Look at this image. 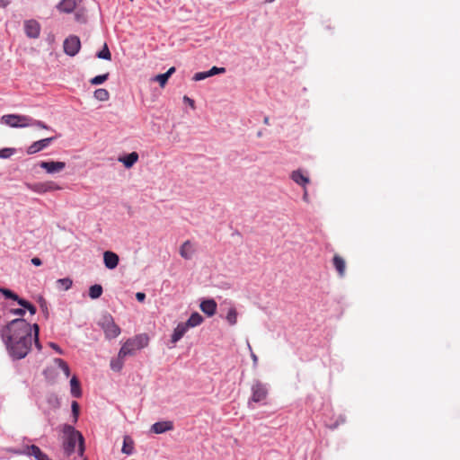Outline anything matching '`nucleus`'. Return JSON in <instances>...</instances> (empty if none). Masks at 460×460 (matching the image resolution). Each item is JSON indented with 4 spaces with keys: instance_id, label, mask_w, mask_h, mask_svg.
Instances as JSON below:
<instances>
[{
    "instance_id": "1",
    "label": "nucleus",
    "mask_w": 460,
    "mask_h": 460,
    "mask_svg": "<svg viewBox=\"0 0 460 460\" xmlns=\"http://www.w3.org/2000/svg\"><path fill=\"white\" fill-rule=\"evenodd\" d=\"M39 334V325L37 323L31 325L23 318L12 320L0 329L1 339L13 360L24 358L31 349L32 341L37 349L40 351L42 346Z\"/></svg>"
},
{
    "instance_id": "2",
    "label": "nucleus",
    "mask_w": 460,
    "mask_h": 460,
    "mask_svg": "<svg viewBox=\"0 0 460 460\" xmlns=\"http://www.w3.org/2000/svg\"><path fill=\"white\" fill-rule=\"evenodd\" d=\"M61 431L63 433L62 446L65 454L70 456L75 452L76 443H78V455L83 456L84 453V438L81 432L69 424H63Z\"/></svg>"
},
{
    "instance_id": "3",
    "label": "nucleus",
    "mask_w": 460,
    "mask_h": 460,
    "mask_svg": "<svg viewBox=\"0 0 460 460\" xmlns=\"http://www.w3.org/2000/svg\"><path fill=\"white\" fill-rule=\"evenodd\" d=\"M148 343L149 337L146 333L137 334L128 339L120 348V357L134 356L137 350L147 347Z\"/></svg>"
},
{
    "instance_id": "4",
    "label": "nucleus",
    "mask_w": 460,
    "mask_h": 460,
    "mask_svg": "<svg viewBox=\"0 0 460 460\" xmlns=\"http://www.w3.org/2000/svg\"><path fill=\"white\" fill-rule=\"evenodd\" d=\"M252 396L248 402V406L252 409L254 408V402H261L268 396V387L260 380H255L252 385Z\"/></svg>"
},
{
    "instance_id": "5",
    "label": "nucleus",
    "mask_w": 460,
    "mask_h": 460,
    "mask_svg": "<svg viewBox=\"0 0 460 460\" xmlns=\"http://www.w3.org/2000/svg\"><path fill=\"white\" fill-rule=\"evenodd\" d=\"M100 325L104 332L105 337L109 340L118 337L121 332L119 326L115 323L111 314L103 315Z\"/></svg>"
},
{
    "instance_id": "6",
    "label": "nucleus",
    "mask_w": 460,
    "mask_h": 460,
    "mask_svg": "<svg viewBox=\"0 0 460 460\" xmlns=\"http://www.w3.org/2000/svg\"><path fill=\"white\" fill-rule=\"evenodd\" d=\"M1 121L11 128H26L31 121V117L20 114H6L1 117Z\"/></svg>"
},
{
    "instance_id": "7",
    "label": "nucleus",
    "mask_w": 460,
    "mask_h": 460,
    "mask_svg": "<svg viewBox=\"0 0 460 460\" xmlns=\"http://www.w3.org/2000/svg\"><path fill=\"white\" fill-rule=\"evenodd\" d=\"M25 186L27 189L31 190V191H34L39 194H43L49 191H54L60 190L61 187L58 186L54 181H45V182H36V183H29L26 182Z\"/></svg>"
},
{
    "instance_id": "8",
    "label": "nucleus",
    "mask_w": 460,
    "mask_h": 460,
    "mask_svg": "<svg viewBox=\"0 0 460 460\" xmlns=\"http://www.w3.org/2000/svg\"><path fill=\"white\" fill-rule=\"evenodd\" d=\"M64 52L70 56H75L81 49V41L77 36L71 35L67 37L63 44Z\"/></svg>"
},
{
    "instance_id": "9",
    "label": "nucleus",
    "mask_w": 460,
    "mask_h": 460,
    "mask_svg": "<svg viewBox=\"0 0 460 460\" xmlns=\"http://www.w3.org/2000/svg\"><path fill=\"white\" fill-rule=\"evenodd\" d=\"M39 166L49 174H55L62 172L66 168V163L60 161H41Z\"/></svg>"
},
{
    "instance_id": "10",
    "label": "nucleus",
    "mask_w": 460,
    "mask_h": 460,
    "mask_svg": "<svg viewBox=\"0 0 460 460\" xmlns=\"http://www.w3.org/2000/svg\"><path fill=\"white\" fill-rule=\"evenodd\" d=\"M55 139V137H51L35 141L31 146H28L26 152L28 155H34L47 148Z\"/></svg>"
},
{
    "instance_id": "11",
    "label": "nucleus",
    "mask_w": 460,
    "mask_h": 460,
    "mask_svg": "<svg viewBox=\"0 0 460 460\" xmlns=\"http://www.w3.org/2000/svg\"><path fill=\"white\" fill-rule=\"evenodd\" d=\"M24 31L29 38L37 39L40 36V25L35 20H29L24 22Z\"/></svg>"
},
{
    "instance_id": "12",
    "label": "nucleus",
    "mask_w": 460,
    "mask_h": 460,
    "mask_svg": "<svg viewBox=\"0 0 460 460\" xmlns=\"http://www.w3.org/2000/svg\"><path fill=\"white\" fill-rule=\"evenodd\" d=\"M290 178L294 182L302 188H305L306 185L310 182L309 177L305 175L301 169L293 171L290 174Z\"/></svg>"
},
{
    "instance_id": "13",
    "label": "nucleus",
    "mask_w": 460,
    "mask_h": 460,
    "mask_svg": "<svg viewBox=\"0 0 460 460\" xmlns=\"http://www.w3.org/2000/svg\"><path fill=\"white\" fill-rule=\"evenodd\" d=\"M103 261L107 269L113 270L118 266L119 258L115 252L107 251L103 253Z\"/></svg>"
},
{
    "instance_id": "14",
    "label": "nucleus",
    "mask_w": 460,
    "mask_h": 460,
    "mask_svg": "<svg viewBox=\"0 0 460 460\" xmlns=\"http://www.w3.org/2000/svg\"><path fill=\"white\" fill-rule=\"evenodd\" d=\"M200 310L208 316H213L217 312V305L214 299H205L200 303Z\"/></svg>"
},
{
    "instance_id": "15",
    "label": "nucleus",
    "mask_w": 460,
    "mask_h": 460,
    "mask_svg": "<svg viewBox=\"0 0 460 460\" xmlns=\"http://www.w3.org/2000/svg\"><path fill=\"white\" fill-rule=\"evenodd\" d=\"M173 429V423L170 420L158 421L152 425L151 431L155 434H162Z\"/></svg>"
},
{
    "instance_id": "16",
    "label": "nucleus",
    "mask_w": 460,
    "mask_h": 460,
    "mask_svg": "<svg viewBox=\"0 0 460 460\" xmlns=\"http://www.w3.org/2000/svg\"><path fill=\"white\" fill-rule=\"evenodd\" d=\"M81 0H62L57 5L58 11L66 13H72L77 6Z\"/></svg>"
},
{
    "instance_id": "17",
    "label": "nucleus",
    "mask_w": 460,
    "mask_h": 460,
    "mask_svg": "<svg viewBox=\"0 0 460 460\" xmlns=\"http://www.w3.org/2000/svg\"><path fill=\"white\" fill-rule=\"evenodd\" d=\"M26 453L28 456H34L37 460H52L36 445L28 446L26 448Z\"/></svg>"
},
{
    "instance_id": "18",
    "label": "nucleus",
    "mask_w": 460,
    "mask_h": 460,
    "mask_svg": "<svg viewBox=\"0 0 460 460\" xmlns=\"http://www.w3.org/2000/svg\"><path fill=\"white\" fill-rule=\"evenodd\" d=\"M189 328L186 326L184 323H180L173 330V332L171 337V342L172 344L177 343L188 332Z\"/></svg>"
},
{
    "instance_id": "19",
    "label": "nucleus",
    "mask_w": 460,
    "mask_h": 460,
    "mask_svg": "<svg viewBox=\"0 0 460 460\" xmlns=\"http://www.w3.org/2000/svg\"><path fill=\"white\" fill-rule=\"evenodd\" d=\"M332 264L341 278L345 276L346 272V261L339 254H335L332 258Z\"/></svg>"
},
{
    "instance_id": "20",
    "label": "nucleus",
    "mask_w": 460,
    "mask_h": 460,
    "mask_svg": "<svg viewBox=\"0 0 460 460\" xmlns=\"http://www.w3.org/2000/svg\"><path fill=\"white\" fill-rule=\"evenodd\" d=\"M138 154L132 152L119 158V162L122 163L126 168H131L138 160Z\"/></svg>"
},
{
    "instance_id": "21",
    "label": "nucleus",
    "mask_w": 460,
    "mask_h": 460,
    "mask_svg": "<svg viewBox=\"0 0 460 460\" xmlns=\"http://www.w3.org/2000/svg\"><path fill=\"white\" fill-rule=\"evenodd\" d=\"M203 320L204 319H203L202 315H200L199 313L195 312L190 314L189 319L186 322H184V323L190 329V328H193V327L200 325L202 323Z\"/></svg>"
},
{
    "instance_id": "22",
    "label": "nucleus",
    "mask_w": 460,
    "mask_h": 460,
    "mask_svg": "<svg viewBox=\"0 0 460 460\" xmlns=\"http://www.w3.org/2000/svg\"><path fill=\"white\" fill-rule=\"evenodd\" d=\"M193 252L192 244L190 241L184 242L180 248L181 256L186 260L191 259Z\"/></svg>"
},
{
    "instance_id": "23",
    "label": "nucleus",
    "mask_w": 460,
    "mask_h": 460,
    "mask_svg": "<svg viewBox=\"0 0 460 460\" xmlns=\"http://www.w3.org/2000/svg\"><path fill=\"white\" fill-rule=\"evenodd\" d=\"M70 392L71 395L75 398H80L82 396V391L79 380L76 376H73L70 380Z\"/></svg>"
},
{
    "instance_id": "24",
    "label": "nucleus",
    "mask_w": 460,
    "mask_h": 460,
    "mask_svg": "<svg viewBox=\"0 0 460 460\" xmlns=\"http://www.w3.org/2000/svg\"><path fill=\"white\" fill-rule=\"evenodd\" d=\"M45 400L49 410H56L60 406L59 398L54 393L48 394Z\"/></svg>"
},
{
    "instance_id": "25",
    "label": "nucleus",
    "mask_w": 460,
    "mask_h": 460,
    "mask_svg": "<svg viewBox=\"0 0 460 460\" xmlns=\"http://www.w3.org/2000/svg\"><path fill=\"white\" fill-rule=\"evenodd\" d=\"M174 72H175V67H174V66H172L171 68H169V69L167 70V72H166V73L157 75L154 78V80H155V81H156V82H158L161 87H164V86L166 84V83H167L168 79L170 78V76H171Z\"/></svg>"
},
{
    "instance_id": "26",
    "label": "nucleus",
    "mask_w": 460,
    "mask_h": 460,
    "mask_svg": "<svg viewBox=\"0 0 460 460\" xmlns=\"http://www.w3.org/2000/svg\"><path fill=\"white\" fill-rule=\"evenodd\" d=\"M123 454L130 456L134 452V441L129 436H125L123 438V446L121 448Z\"/></svg>"
},
{
    "instance_id": "27",
    "label": "nucleus",
    "mask_w": 460,
    "mask_h": 460,
    "mask_svg": "<svg viewBox=\"0 0 460 460\" xmlns=\"http://www.w3.org/2000/svg\"><path fill=\"white\" fill-rule=\"evenodd\" d=\"M127 356L120 357V350L119 351L118 357L115 358H111V368L115 372H119L124 366V358Z\"/></svg>"
},
{
    "instance_id": "28",
    "label": "nucleus",
    "mask_w": 460,
    "mask_h": 460,
    "mask_svg": "<svg viewBox=\"0 0 460 460\" xmlns=\"http://www.w3.org/2000/svg\"><path fill=\"white\" fill-rule=\"evenodd\" d=\"M102 287L99 284H94L89 288V296L92 299H97L102 295Z\"/></svg>"
},
{
    "instance_id": "29",
    "label": "nucleus",
    "mask_w": 460,
    "mask_h": 460,
    "mask_svg": "<svg viewBox=\"0 0 460 460\" xmlns=\"http://www.w3.org/2000/svg\"><path fill=\"white\" fill-rule=\"evenodd\" d=\"M94 98L100 102H105L108 101L110 98L109 92L104 88H99L94 91Z\"/></svg>"
},
{
    "instance_id": "30",
    "label": "nucleus",
    "mask_w": 460,
    "mask_h": 460,
    "mask_svg": "<svg viewBox=\"0 0 460 460\" xmlns=\"http://www.w3.org/2000/svg\"><path fill=\"white\" fill-rule=\"evenodd\" d=\"M0 293L7 299H12L13 301H16L18 303L19 300H22L17 294L13 292L12 290L5 288H0Z\"/></svg>"
},
{
    "instance_id": "31",
    "label": "nucleus",
    "mask_w": 460,
    "mask_h": 460,
    "mask_svg": "<svg viewBox=\"0 0 460 460\" xmlns=\"http://www.w3.org/2000/svg\"><path fill=\"white\" fill-rule=\"evenodd\" d=\"M73 285V280L70 278L59 279L57 280V286L59 289L68 290Z\"/></svg>"
},
{
    "instance_id": "32",
    "label": "nucleus",
    "mask_w": 460,
    "mask_h": 460,
    "mask_svg": "<svg viewBox=\"0 0 460 460\" xmlns=\"http://www.w3.org/2000/svg\"><path fill=\"white\" fill-rule=\"evenodd\" d=\"M54 363L64 372L66 378L70 376V368L65 360L62 358H55Z\"/></svg>"
},
{
    "instance_id": "33",
    "label": "nucleus",
    "mask_w": 460,
    "mask_h": 460,
    "mask_svg": "<svg viewBox=\"0 0 460 460\" xmlns=\"http://www.w3.org/2000/svg\"><path fill=\"white\" fill-rule=\"evenodd\" d=\"M226 319V321L228 322V323L230 325H235L236 324V323H237V311H236V309L234 307H230L229 308Z\"/></svg>"
},
{
    "instance_id": "34",
    "label": "nucleus",
    "mask_w": 460,
    "mask_h": 460,
    "mask_svg": "<svg viewBox=\"0 0 460 460\" xmlns=\"http://www.w3.org/2000/svg\"><path fill=\"white\" fill-rule=\"evenodd\" d=\"M43 375L49 383L53 384L56 380L57 372L55 367H49L43 371Z\"/></svg>"
},
{
    "instance_id": "35",
    "label": "nucleus",
    "mask_w": 460,
    "mask_h": 460,
    "mask_svg": "<svg viewBox=\"0 0 460 460\" xmlns=\"http://www.w3.org/2000/svg\"><path fill=\"white\" fill-rule=\"evenodd\" d=\"M96 57L98 58L105 59V60L111 59V51H110L107 44H104L103 49L96 54Z\"/></svg>"
},
{
    "instance_id": "36",
    "label": "nucleus",
    "mask_w": 460,
    "mask_h": 460,
    "mask_svg": "<svg viewBox=\"0 0 460 460\" xmlns=\"http://www.w3.org/2000/svg\"><path fill=\"white\" fill-rule=\"evenodd\" d=\"M108 78H109V73H106V74L99 75L93 77L90 80V83L92 84L98 85V84H103L105 81L108 80Z\"/></svg>"
},
{
    "instance_id": "37",
    "label": "nucleus",
    "mask_w": 460,
    "mask_h": 460,
    "mask_svg": "<svg viewBox=\"0 0 460 460\" xmlns=\"http://www.w3.org/2000/svg\"><path fill=\"white\" fill-rule=\"evenodd\" d=\"M18 304L22 306L23 308L27 309L31 314H36V307L31 304L30 302H28L27 300L25 299H22V300H19L18 301Z\"/></svg>"
},
{
    "instance_id": "38",
    "label": "nucleus",
    "mask_w": 460,
    "mask_h": 460,
    "mask_svg": "<svg viewBox=\"0 0 460 460\" xmlns=\"http://www.w3.org/2000/svg\"><path fill=\"white\" fill-rule=\"evenodd\" d=\"M31 126H36V127L43 128V129L53 130L50 127H49L43 121L34 119L33 118L31 117V121L29 122L28 127H31Z\"/></svg>"
},
{
    "instance_id": "39",
    "label": "nucleus",
    "mask_w": 460,
    "mask_h": 460,
    "mask_svg": "<svg viewBox=\"0 0 460 460\" xmlns=\"http://www.w3.org/2000/svg\"><path fill=\"white\" fill-rule=\"evenodd\" d=\"M15 153L14 148H3L0 150V158L5 159L11 157Z\"/></svg>"
},
{
    "instance_id": "40",
    "label": "nucleus",
    "mask_w": 460,
    "mask_h": 460,
    "mask_svg": "<svg viewBox=\"0 0 460 460\" xmlns=\"http://www.w3.org/2000/svg\"><path fill=\"white\" fill-rule=\"evenodd\" d=\"M226 72V68L225 67H217V66H213L212 68H210L208 71V76H213V75H218V74H223Z\"/></svg>"
},
{
    "instance_id": "41",
    "label": "nucleus",
    "mask_w": 460,
    "mask_h": 460,
    "mask_svg": "<svg viewBox=\"0 0 460 460\" xmlns=\"http://www.w3.org/2000/svg\"><path fill=\"white\" fill-rule=\"evenodd\" d=\"M209 77L208 76V71H204V72H198L196 73L194 75H193V78L192 80L193 81H201V80H204L206 78Z\"/></svg>"
},
{
    "instance_id": "42",
    "label": "nucleus",
    "mask_w": 460,
    "mask_h": 460,
    "mask_svg": "<svg viewBox=\"0 0 460 460\" xmlns=\"http://www.w3.org/2000/svg\"><path fill=\"white\" fill-rule=\"evenodd\" d=\"M71 408H72L73 416L75 418V421H76L77 418H78V414H79V404H78V402H75V401H73L72 404H71Z\"/></svg>"
},
{
    "instance_id": "43",
    "label": "nucleus",
    "mask_w": 460,
    "mask_h": 460,
    "mask_svg": "<svg viewBox=\"0 0 460 460\" xmlns=\"http://www.w3.org/2000/svg\"><path fill=\"white\" fill-rule=\"evenodd\" d=\"M11 314L14 315L23 316L25 314V308L11 309Z\"/></svg>"
},
{
    "instance_id": "44",
    "label": "nucleus",
    "mask_w": 460,
    "mask_h": 460,
    "mask_svg": "<svg viewBox=\"0 0 460 460\" xmlns=\"http://www.w3.org/2000/svg\"><path fill=\"white\" fill-rule=\"evenodd\" d=\"M136 298H137V300L138 302L143 303V302L145 301V299H146V294H145V293H143V292H137V293L136 294Z\"/></svg>"
},
{
    "instance_id": "45",
    "label": "nucleus",
    "mask_w": 460,
    "mask_h": 460,
    "mask_svg": "<svg viewBox=\"0 0 460 460\" xmlns=\"http://www.w3.org/2000/svg\"><path fill=\"white\" fill-rule=\"evenodd\" d=\"M49 346H50L53 349H55L58 353H59V354H63V350L60 349V347H59L58 344H56V343H54V342H50V343H49Z\"/></svg>"
},
{
    "instance_id": "46",
    "label": "nucleus",
    "mask_w": 460,
    "mask_h": 460,
    "mask_svg": "<svg viewBox=\"0 0 460 460\" xmlns=\"http://www.w3.org/2000/svg\"><path fill=\"white\" fill-rule=\"evenodd\" d=\"M183 101L184 102L188 103L190 106H191L192 108H194V101L192 99H190V97L188 96H184L183 97Z\"/></svg>"
},
{
    "instance_id": "47",
    "label": "nucleus",
    "mask_w": 460,
    "mask_h": 460,
    "mask_svg": "<svg viewBox=\"0 0 460 460\" xmlns=\"http://www.w3.org/2000/svg\"><path fill=\"white\" fill-rule=\"evenodd\" d=\"M31 263L35 266H40L42 264V261L40 258L34 257L31 259Z\"/></svg>"
},
{
    "instance_id": "48",
    "label": "nucleus",
    "mask_w": 460,
    "mask_h": 460,
    "mask_svg": "<svg viewBox=\"0 0 460 460\" xmlns=\"http://www.w3.org/2000/svg\"><path fill=\"white\" fill-rule=\"evenodd\" d=\"M303 190H304L303 200L305 201V202H309L308 191H307L306 187L303 188Z\"/></svg>"
},
{
    "instance_id": "49",
    "label": "nucleus",
    "mask_w": 460,
    "mask_h": 460,
    "mask_svg": "<svg viewBox=\"0 0 460 460\" xmlns=\"http://www.w3.org/2000/svg\"><path fill=\"white\" fill-rule=\"evenodd\" d=\"M75 19L78 21V22H84V18L83 17V14L79 13H75Z\"/></svg>"
},
{
    "instance_id": "50",
    "label": "nucleus",
    "mask_w": 460,
    "mask_h": 460,
    "mask_svg": "<svg viewBox=\"0 0 460 460\" xmlns=\"http://www.w3.org/2000/svg\"><path fill=\"white\" fill-rule=\"evenodd\" d=\"M251 357L253 361V364L256 365L258 362V357L252 351L251 352Z\"/></svg>"
},
{
    "instance_id": "51",
    "label": "nucleus",
    "mask_w": 460,
    "mask_h": 460,
    "mask_svg": "<svg viewBox=\"0 0 460 460\" xmlns=\"http://www.w3.org/2000/svg\"><path fill=\"white\" fill-rule=\"evenodd\" d=\"M263 122H264V124L269 125V124H270V119H269V118H268V117H265V118H264Z\"/></svg>"
},
{
    "instance_id": "52",
    "label": "nucleus",
    "mask_w": 460,
    "mask_h": 460,
    "mask_svg": "<svg viewBox=\"0 0 460 460\" xmlns=\"http://www.w3.org/2000/svg\"><path fill=\"white\" fill-rule=\"evenodd\" d=\"M275 0H265V4H271L273 3Z\"/></svg>"
},
{
    "instance_id": "53",
    "label": "nucleus",
    "mask_w": 460,
    "mask_h": 460,
    "mask_svg": "<svg viewBox=\"0 0 460 460\" xmlns=\"http://www.w3.org/2000/svg\"><path fill=\"white\" fill-rule=\"evenodd\" d=\"M85 460V459H84Z\"/></svg>"
}]
</instances>
